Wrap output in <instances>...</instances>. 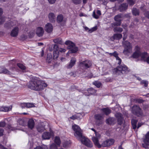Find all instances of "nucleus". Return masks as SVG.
<instances>
[{
  "label": "nucleus",
  "instance_id": "53",
  "mask_svg": "<svg viewBox=\"0 0 149 149\" xmlns=\"http://www.w3.org/2000/svg\"><path fill=\"white\" fill-rule=\"evenodd\" d=\"M73 3L75 5H77L80 4L81 2V0H72Z\"/></svg>",
  "mask_w": 149,
  "mask_h": 149
},
{
  "label": "nucleus",
  "instance_id": "25",
  "mask_svg": "<svg viewBox=\"0 0 149 149\" xmlns=\"http://www.w3.org/2000/svg\"><path fill=\"white\" fill-rule=\"evenodd\" d=\"M148 56V53L146 52H144L141 53V54L140 56L141 57V59L142 60L146 61V57Z\"/></svg>",
  "mask_w": 149,
  "mask_h": 149
},
{
  "label": "nucleus",
  "instance_id": "63",
  "mask_svg": "<svg viewBox=\"0 0 149 149\" xmlns=\"http://www.w3.org/2000/svg\"><path fill=\"white\" fill-rule=\"evenodd\" d=\"M69 74L72 76L75 77L76 76V74L75 72H71L69 73Z\"/></svg>",
  "mask_w": 149,
  "mask_h": 149
},
{
  "label": "nucleus",
  "instance_id": "50",
  "mask_svg": "<svg viewBox=\"0 0 149 149\" xmlns=\"http://www.w3.org/2000/svg\"><path fill=\"white\" fill-rule=\"evenodd\" d=\"M121 24V22H114L112 24V26H120V25Z\"/></svg>",
  "mask_w": 149,
  "mask_h": 149
},
{
  "label": "nucleus",
  "instance_id": "26",
  "mask_svg": "<svg viewBox=\"0 0 149 149\" xmlns=\"http://www.w3.org/2000/svg\"><path fill=\"white\" fill-rule=\"evenodd\" d=\"M122 37V35L120 33H116L113 34V38L114 40H119Z\"/></svg>",
  "mask_w": 149,
  "mask_h": 149
},
{
  "label": "nucleus",
  "instance_id": "33",
  "mask_svg": "<svg viewBox=\"0 0 149 149\" xmlns=\"http://www.w3.org/2000/svg\"><path fill=\"white\" fill-rule=\"evenodd\" d=\"M54 141L58 146H60L61 143V141L58 136H56L55 137Z\"/></svg>",
  "mask_w": 149,
  "mask_h": 149
},
{
  "label": "nucleus",
  "instance_id": "39",
  "mask_svg": "<svg viewBox=\"0 0 149 149\" xmlns=\"http://www.w3.org/2000/svg\"><path fill=\"white\" fill-rule=\"evenodd\" d=\"M54 49H56V50H58L59 52H64L65 51L64 49L62 48H60L59 49H58V47L57 45H54Z\"/></svg>",
  "mask_w": 149,
  "mask_h": 149
},
{
  "label": "nucleus",
  "instance_id": "13",
  "mask_svg": "<svg viewBox=\"0 0 149 149\" xmlns=\"http://www.w3.org/2000/svg\"><path fill=\"white\" fill-rule=\"evenodd\" d=\"M36 129L39 132H41L45 130V125L44 123L41 122L39 123L36 127Z\"/></svg>",
  "mask_w": 149,
  "mask_h": 149
},
{
  "label": "nucleus",
  "instance_id": "57",
  "mask_svg": "<svg viewBox=\"0 0 149 149\" xmlns=\"http://www.w3.org/2000/svg\"><path fill=\"white\" fill-rule=\"evenodd\" d=\"M93 16L94 18L96 19H98L99 17V16L98 15H96L95 14V12L94 11L93 12Z\"/></svg>",
  "mask_w": 149,
  "mask_h": 149
},
{
  "label": "nucleus",
  "instance_id": "7",
  "mask_svg": "<svg viewBox=\"0 0 149 149\" xmlns=\"http://www.w3.org/2000/svg\"><path fill=\"white\" fill-rule=\"evenodd\" d=\"M72 128L75 132L74 135L77 138H81L82 137L81 130L79 127L77 125L74 124L72 125Z\"/></svg>",
  "mask_w": 149,
  "mask_h": 149
},
{
  "label": "nucleus",
  "instance_id": "1",
  "mask_svg": "<svg viewBox=\"0 0 149 149\" xmlns=\"http://www.w3.org/2000/svg\"><path fill=\"white\" fill-rule=\"evenodd\" d=\"M47 86L44 81L38 79L30 81L28 85L29 88L36 91L42 90Z\"/></svg>",
  "mask_w": 149,
  "mask_h": 149
},
{
  "label": "nucleus",
  "instance_id": "41",
  "mask_svg": "<svg viewBox=\"0 0 149 149\" xmlns=\"http://www.w3.org/2000/svg\"><path fill=\"white\" fill-rule=\"evenodd\" d=\"M72 142L69 139L66 140V149L67 148L70 147L71 146Z\"/></svg>",
  "mask_w": 149,
  "mask_h": 149
},
{
  "label": "nucleus",
  "instance_id": "44",
  "mask_svg": "<svg viewBox=\"0 0 149 149\" xmlns=\"http://www.w3.org/2000/svg\"><path fill=\"white\" fill-rule=\"evenodd\" d=\"M52 60V57L51 54H48L47 58V61L48 63H50Z\"/></svg>",
  "mask_w": 149,
  "mask_h": 149
},
{
  "label": "nucleus",
  "instance_id": "21",
  "mask_svg": "<svg viewBox=\"0 0 149 149\" xmlns=\"http://www.w3.org/2000/svg\"><path fill=\"white\" fill-rule=\"evenodd\" d=\"M128 4L126 3H123L121 4L119 7V9L120 12L125 10L127 8Z\"/></svg>",
  "mask_w": 149,
  "mask_h": 149
},
{
  "label": "nucleus",
  "instance_id": "61",
  "mask_svg": "<svg viewBox=\"0 0 149 149\" xmlns=\"http://www.w3.org/2000/svg\"><path fill=\"white\" fill-rule=\"evenodd\" d=\"M144 15L146 17L149 19V11L146 12L144 14Z\"/></svg>",
  "mask_w": 149,
  "mask_h": 149
},
{
  "label": "nucleus",
  "instance_id": "22",
  "mask_svg": "<svg viewBox=\"0 0 149 149\" xmlns=\"http://www.w3.org/2000/svg\"><path fill=\"white\" fill-rule=\"evenodd\" d=\"M35 123L34 120L32 119L29 120L28 122V127L31 129H33L34 127Z\"/></svg>",
  "mask_w": 149,
  "mask_h": 149
},
{
  "label": "nucleus",
  "instance_id": "32",
  "mask_svg": "<svg viewBox=\"0 0 149 149\" xmlns=\"http://www.w3.org/2000/svg\"><path fill=\"white\" fill-rule=\"evenodd\" d=\"M141 54V52H138V51H135L133 54L132 57L135 58H137L140 56Z\"/></svg>",
  "mask_w": 149,
  "mask_h": 149
},
{
  "label": "nucleus",
  "instance_id": "55",
  "mask_svg": "<svg viewBox=\"0 0 149 149\" xmlns=\"http://www.w3.org/2000/svg\"><path fill=\"white\" fill-rule=\"evenodd\" d=\"M50 149H58V148L54 143H53L50 146Z\"/></svg>",
  "mask_w": 149,
  "mask_h": 149
},
{
  "label": "nucleus",
  "instance_id": "8",
  "mask_svg": "<svg viewBox=\"0 0 149 149\" xmlns=\"http://www.w3.org/2000/svg\"><path fill=\"white\" fill-rule=\"evenodd\" d=\"M143 143H142V146L145 148H148L149 146V131L145 134L143 138Z\"/></svg>",
  "mask_w": 149,
  "mask_h": 149
},
{
  "label": "nucleus",
  "instance_id": "11",
  "mask_svg": "<svg viewBox=\"0 0 149 149\" xmlns=\"http://www.w3.org/2000/svg\"><path fill=\"white\" fill-rule=\"evenodd\" d=\"M115 116L117 119L118 124L121 125L123 123V118L122 114L120 113H117L115 115Z\"/></svg>",
  "mask_w": 149,
  "mask_h": 149
},
{
  "label": "nucleus",
  "instance_id": "60",
  "mask_svg": "<svg viewBox=\"0 0 149 149\" xmlns=\"http://www.w3.org/2000/svg\"><path fill=\"white\" fill-rule=\"evenodd\" d=\"M26 103H22L21 104V107L22 108H26Z\"/></svg>",
  "mask_w": 149,
  "mask_h": 149
},
{
  "label": "nucleus",
  "instance_id": "35",
  "mask_svg": "<svg viewBox=\"0 0 149 149\" xmlns=\"http://www.w3.org/2000/svg\"><path fill=\"white\" fill-rule=\"evenodd\" d=\"M63 17L62 14L58 15L57 17V21L58 22H62L63 19Z\"/></svg>",
  "mask_w": 149,
  "mask_h": 149
},
{
  "label": "nucleus",
  "instance_id": "54",
  "mask_svg": "<svg viewBox=\"0 0 149 149\" xmlns=\"http://www.w3.org/2000/svg\"><path fill=\"white\" fill-rule=\"evenodd\" d=\"M17 65L18 67L22 70H24L26 68L22 64L18 63Z\"/></svg>",
  "mask_w": 149,
  "mask_h": 149
},
{
  "label": "nucleus",
  "instance_id": "64",
  "mask_svg": "<svg viewBox=\"0 0 149 149\" xmlns=\"http://www.w3.org/2000/svg\"><path fill=\"white\" fill-rule=\"evenodd\" d=\"M135 51H138V52H141L140 51V49L139 47L138 46H136L135 47Z\"/></svg>",
  "mask_w": 149,
  "mask_h": 149
},
{
  "label": "nucleus",
  "instance_id": "23",
  "mask_svg": "<svg viewBox=\"0 0 149 149\" xmlns=\"http://www.w3.org/2000/svg\"><path fill=\"white\" fill-rule=\"evenodd\" d=\"M115 120L113 118H109L107 119L106 121V123L109 125L113 124L115 123Z\"/></svg>",
  "mask_w": 149,
  "mask_h": 149
},
{
  "label": "nucleus",
  "instance_id": "47",
  "mask_svg": "<svg viewBox=\"0 0 149 149\" xmlns=\"http://www.w3.org/2000/svg\"><path fill=\"white\" fill-rule=\"evenodd\" d=\"M26 108H29L35 107L34 105L32 103H26Z\"/></svg>",
  "mask_w": 149,
  "mask_h": 149
},
{
  "label": "nucleus",
  "instance_id": "37",
  "mask_svg": "<svg viewBox=\"0 0 149 149\" xmlns=\"http://www.w3.org/2000/svg\"><path fill=\"white\" fill-rule=\"evenodd\" d=\"M113 30L114 32H118L119 33H121L122 32L123 29L121 27H116L114 28Z\"/></svg>",
  "mask_w": 149,
  "mask_h": 149
},
{
  "label": "nucleus",
  "instance_id": "19",
  "mask_svg": "<svg viewBox=\"0 0 149 149\" xmlns=\"http://www.w3.org/2000/svg\"><path fill=\"white\" fill-rule=\"evenodd\" d=\"M48 18L49 21L51 22H54L56 19V16L53 13H49L48 15Z\"/></svg>",
  "mask_w": 149,
  "mask_h": 149
},
{
  "label": "nucleus",
  "instance_id": "36",
  "mask_svg": "<svg viewBox=\"0 0 149 149\" xmlns=\"http://www.w3.org/2000/svg\"><path fill=\"white\" fill-rule=\"evenodd\" d=\"M0 73H3L7 74H10V72L8 70L5 68L3 69L0 71Z\"/></svg>",
  "mask_w": 149,
  "mask_h": 149
},
{
  "label": "nucleus",
  "instance_id": "20",
  "mask_svg": "<svg viewBox=\"0 0 149 149\" xmlns=\"http://www.w3.org/2000/svg\"><path fill=\"white\" fill-rule=\"evenodd\" d=\"M99 139L94 136H93L92 138V141L95 145L97 146L98 148H100L101 147V146L99 143Z\"/></svg>",
  "mask_w": 149,
  "mask_h": 149
},
{
  "label": "nucleus",
  "instance_id": "27",
  "mask_svg": "<svg viewBox=\"0 0 149 149\" xmlns=\"http://www.w3.org/2000/svg\"><path fill=\"white\" fill-rule=\"evenodd\" d=\"M94 117L96 120H100L103 118V114L101 113L96 114L95 115Z\"/></svg>",
  "mask_w": 149,
  "mask_h": 149
},
{
  "label": "nucleus",
  "instance_id": "34",
  "mask_svg": "<svg viewBox=\"0 0 149 149\" xmlns=\"http://www.w3.org/2000/svg\"><path fill=\"white\" fill-rule=\"evenodd\" d=\"M132 12L133 15L135 16L138 15H139V10L136 8H134L132 9Z\"/></svg>",
  "mask_w": 149,
  "mask_h": 149
},
{
  "label": "nucleus",
  "instance_id": "3",
  "mask_svg": "<svg viewBox=\"0 0 149 149\" xmlns=\"http://www.w3.org/2000/svg\"><path fill=\"white\" fill-rule=\"evenodd\" d=\"M66 45H68L67 49H69L68 52L66 55H68L70 53H74L78 51V48L75 46V44L70 40L66 41Z\"/></svg>",
  "mask_w": 149,
  "mask_h": 149
},
{
  "label": "nucleus",
  "instance_id": "10",
  "mask_svg": "<svg viewBox=\"0 0 149 149\" xmlns=\"http://www.w3.org/2000/svg\"><path fill=\"white\" fill-rule=\"evenodd\" d=\"M81 93L86 96H89L94 95L96 92V91L92 88H88L87 90L81 91Z\"/></svg>",
  "mask_w": 149,
  "mask_h": 149
},
{
  "label": "nucleus",
  "instance_id": "4",
  "mask_svg": "<svg viewBox=\"0 0 149 149\" xmlns=\"http://www.w3.org/2000/svg\"><path fill=\"white\" fill-rule=\"evenodd\" d=\"M92 65L91 61L88 60L80 61L79 64V66L80 68L84 71L90 68L92 66Z\"/></svg>",
  "mask_w": 149,
  "mask_h": 149
},
{
  "label": "nucleus",
  "instance_id": "24",
  "mask_svg": "<svg viewBox=\"0 0 149 149\" xmlns=\"http://www.w3.org/2000/svg\"><path fill=\"white\" fill-rule=\"evenodd\" d=\"M101 111H102L106 115H108L111 112V110L107 108H103L101 109Z\"/></svg>",
  "mask_w": 149,
  "mask_h": 149
},
{
  "label": "nucleus",
  "instance_id": "16",
  "mask_svg": "<svg viewBox=\"0 0 149 149\" xmlns=\"http://www.w3.org/2000/svg\"><path fill=\"white\" fill-rule=\"evenodd\" d=\"M44 33V30L43 28L41 27H39L37 29L36 33L37 35L39 36H41Z\"/></svg>",
  "mask_w": 149,
  "mask_h": 149
},
{
  "label": "nucleus",
  "instance_id": "31",
  "mask_svg": "<svg viewBox=\"0 0 149 149\" xmlns=\"http://www.w3.org/2000/svg\"><path fill=\"white\" fill-rule=\"evenodd\" d=\"M137 121H138L137 120H135L134 119H132L131 120V124L132 125L133 128L134 129H136L137 127L136 124Z\"/></svg>",
  "mask_w": 149,
  "mask_h": 149
},
{
  "label": "nucleus",
  "instance_id": "29",
  "mask_svg": "<svg viewBox=\"0 0 149 149\" xmlns=\"http://www.w3.org/2000/svg\"><path fill=\"white\" fill-rule=\"evenodd\" d=\"M116 58L117 60H118V64L120 65L121 63V59L118 56V54L117 53L116 51H115L113 52V55Z\"/></svg>",
  "mask_w": 149,
  "mask_h": 149
},
{
  "label": "nucleus",
  "instance_id": "18",
  "mask_svg": "<svg viewBox=\"0 0 149 149\" xmlns=\"http://www.w3.org/2000/svg\"><path fill=\"white\" fill-rule=\"evenodd\" d=\"M12 106L9 107L2 106L0 107V111L4 112H8L10 111L12 109Z\"/></svg>",
  "mask_w": 149,
  "mask_h": 149
},
{
  "label": "nucleus",
  "instance_id": "59",
  "mask_svg": "<svg viewBox=\"0 0 149 149\" xmlns=\"http://www.w3.org/2000/svg\"><path fill=\"white\" fill-rule=\"evenodd\" d=\"M77 117L76 115L72 116V117H70L68 118V120H69L70 119H71L73 120H74L77 119Z\"/></svg>",
  "mask_w": 149,
  "mask_h": 149
},
{
  "label": "nucleus",
  "instance_id": "28",
  "mask_svg": "<svg viewBox=\"0 0 149 149\" xmlns=\"http://www.w3.org/2000/svg\"><path fill=\"white\" fill-rule=\"evenodd\" d=\"M122 18V15L121 14H119L115 16L114 17V19L116 22H122L121 18Z\"/></svg>",
  "mask_w": 149,
  "mask_h": 149
},
{
  "label": "nucleus",
  "instance_id": "48",
  "mask_svg": "<svg viewBox=\"0 0 149 149\" xmlns=\"http://www.w3.org/2000/svg\"><path fill=\"white\" fill-rule=\"evenodd\" d=\"M135 1V0H127V2L130 6H133Z\"/></svg>",
  "mask_w": 149,
  "mask_h": 149
},
{
  "label": "nucleus",
  "instance_id": "52",
  "mask_svg": "<svg viewBox=\"0 0 149 149\" xmlns=\"http://www.w3.org/2000/svg\"><path fill=\"white\" fill-rule=\"evenodd\" d=\"M141 83L142 84H144L145 87H147L148 84V81L146 80H143L141 81Z\"/></svg>",
  "mask_w": 149,
  "mask_h": 149
},
{
  "label": "nucleus",
  "instance_id": "40",
  "mask_svg": "<svg viewBox=\"0 0 149 149\" xmlns=\"http://www.w3.org/2000/svg\"><path fill=\"white\" fill-rule=\"evenodd\" d=\"M18 123L20 125L24 126L26 124V123L24 120L23 119H19L18 121Z\"/></svg>",
  "mask_w": 149,
  "mask_h": 149
},
{
  "label": "nucleus",
  "instance_id": "42",
  "mask_svg": "<svg viewBox=\"0 0 149 149\" xmlns=\"http://www.w3.org/2000/svg\"><path fill=\"white\" fill-rule=\"evenodd\" d=\"M107 141L108 146L111 145L114 142V140L113 139H107Z\"/></svg>",
  "mask_w": 149,
  "mask_h": 149
},
{
  "label": "nucleus",
  "instance_id": "43",
  "mask_svg": "<svg viewBox=\"0 0 149 149\" xmlns=\"http://www.w3.org/2000/svg\"><path fill=\"white\" fill-rule=\"evenodd\" d=\"M97 29V26H95L91 29H89L88 31V32L89 33H91L93 32L96 31Z\"/></svg>",
  "mask_w": 149,
  "mask_h": 149
},
{
  "label": "nucleus",
  "instance_id": "51",
  "mask_svg": "<svg viewBox=\"0 0 149 149\" xmlns=\"http://www.w3.org/2000/svg\"><path fill=\"white\" fill-rule=\"evenodd\" d=\"M34 149H48L47 146H44L42 147L37 146L34 148Z\"/></svg>",
  "mask_w": 149,
  "mask_h": 149
},
{
  "label": "nucleus",
  "instance_id": "38",
  "mask_svg": "<svg viewBox=\"0 0 149 149\" xmlns=\"http://www.w3.org/2000/svg\"><path fill=\"white\" fill-rule=\"evenodd\" d=\"M54 42L57 44H62V40L61 38H57L53 40Z\"/></svg>",
  "mask_w": 149,
  "mask_h": 149
},
{
  "label": "nucleus",
  "instance_id": "30",
  "mask_svg": "<svg viewBox=\"0 0 149 149\" xmlns=\"http://www.w3.org/2000/svg\"><path fill=\"white\" fill-rule=\"evenodd\" d=\"M15 25L14 22H9L6 23L5 25L6 27L8 28H10Z\"/></svg>",
  "mask_w": 149,
  "mask_h": 149
},
{
  "label": "nucleus",
  "instance_id": "49",
  "mask_svg": "<svg viewBox=\"0 0 149 149\" xmlns=\"http://www.w3.org/2000/svg\"><path fill=\"white\" fill-rule=\"evenodd\" d=\"M101 146H102L104 147H108L107 139L106 141H103L102 143Z\"/></svg>",
  "mask_w": 149,
  "mask_h": 149
},
{
  "label": "nucleus",
  "instance_id": "12",
  "mask_svg": "<svg viewBox=\"0 0 149 149\" xmlns=\"http://www.w3.org/2000/svg\"><path fill=\"white\" fill-rule=\"evenodd\" d=\"M53 29V26L51 23H48L45 24V29L47 33H51Z\"/></svg>",
  "mask_w": 149,
  "mask_h": 149
},
{
  "label": "nucleus",
  "instance_id": "58",
  "mask_svg": "<svg viewBox=\"0 0 149 149\" xmlns=\"http://www.w3.org/2000/svg\"><path fill=\"white\" fill-rule=\"evenodd\" d=\"M95 137H96L97 138L100 139L101 136V135L99 133L96 132H95Z\"/></svg>",
  "mask_w": 149,
  "mask_h": 149
},
{
  "label": "nucleus",
  "instance_id": "56",
  "mask_svg": "<svg viewBox=\"0 0 149 149\" xmlns=\"http://www.w3.org/2000/svg\"><path fill=\"white\" fill-rule=\"evenodd\" d=\"M6 19L4 17H0V25L2 24L5 21Z\"/></svg>",
  "mask_w": 149,
  "mask_h": 149
},
{
  "label": "nucleus",
  "instance_id": "62",
  "mask_svg": "<svg viewBox=\"0 0 149 149\" xmlns=\"http://www.w3.org/2000/svg\"><path fill=\"white\" fill-rule=\"evenodd\" d=\"M93 77V74L92 73L90 72L88 74L87 77L89 78H91Z\"/></svg>",
  "mask_w": 149,
  "mask_h": 149
},
{
  "label": "nucleus",
  "instance_id": "17",
  "mask_svg": "<svg viewBox=\"0 0 149 149\" xmlns=\"http://www.w3.org/2000/svg\"><path fill=\"white\" fill-rule=\"evenodd\" d=\"M76 61V59L75 58H72L70 60L69 64L67 66V68L68 69L71 68L75 64Z\"/></svg>",
  "mask_w": 149,
  "mask_h": 149
},
{
  "label": "nucleus",
  "instance_id": "5",
  "mask_svg": "<svg viewBox=\"0 0 149 149\" xmlns=\"http://www.w3.org/2000/svg\"><path fill=\"white\" fill-rule=\"evenodd\" d=\"M131 112L134 115L138 117H141L143 115L142 109L137 105H134L131 108Z\"/></svg>",
  "mask_w": 149,
  "mask_h": 149
},
{
  "label": "nucleus",
  "instance_id": "2",
  "mask_svg": "<svg viewBox=\"0 0 149 149\" xmlns=\"http://www.w3.org/2000/svg\"><path fill=\"white\" fill-rule=\"evenodd\" d=\"M123 36L122 42L123 46L124 48L123 53L125 55H128L129 54L132 52V44L127 40H125L127 38V35L126 32H123Z\"/></svg>",
  "mask_w": 149,
  "mask_h": 149
},
{
  "label": "nucleus",
  "instance_id": "46",
  "mask_svg": "<svg viewBox=\"0 0 149 149\" xmlns=\"http://www.w3.org/2000/svg\"><path fill=\"white\" fill-rule=\"evenodd\" d=\"M93 84L97 88H100L101 85V83L99 81H95L93 82Z\"/></svg>",
  "mask_w": 149,
  "mask_h": 149
},
{
  "label": "nucleus",
  "instance_id": "14",
  "mask_svg": "<svg viewBox=\"0 0 149 149\" xmlns=\"http://www.w3.org/2000/svg\"><path fill=\"white\" fill-rule=\"evenodd\" d=\"M19 32L18 27L16 26L11 31L10 35L13 37H16L18 36Z\"/></svg>",
  "mask_w": 149,
  "mask_h": 149
},
{
  "label": "nucleus",
  "instance_id": "9",
  "mask_svg": "<svg viewBox=\"0 0 149 149\" xmlns=\"http://www.w3.org/2000/svg\"><path fill=\"white\" fill-rule=\"evenodd\" d=\"M81 139V141L82 143L86 146L89 148H91L93 146V144L91 142L88 138L85 137L79 138Z\"/></svg>",
  "mask_w": 149,
  "mask_h": 149
},
{
  "label": "nucleus",
  "instance_id": "6",
  "mask_svg": "<svg viewBox=\"0 0 149 149\" xmlns=\"http://www.w3.org/2000/svg\"><path fill=\"white\" fill-rule=\"evenodd\" d=\"M128 71L127 67L124 64H122L117 67L116 68H114L113 71L116 73H122L123 74L125 73Z\"/></svg>",
  "mask_w": 149,
  "mask_h": 149
},
{
  "label": "nucleus",
  "instance_id": "15",
  "mask_svg": "<svg viewBox=\"0 0 149 149\" xmlns=\"http://www.w3.org/2000/svg\"><path fill=\"white\" fill-rule=\"evenodd\" d=\"M53 135L52 132H46L43 133L42 136V137L43 139H49Z\"/></svg>",
  "mask_w": 149,
  "mask_h": 149
},
{
  "label": "nucleus",
  "instance_id": "45",
  "mask_svg": "<svg viewBox=\"0 0 149 149\" xmlns=\"http://www.w3.org/2000/svg\"><path fill=\"white\" fill-rule=\"evenodd\" d=\"M58 51H54L53 52V59H56L58 56Z\"/></svg>",
  "mask_w": 149,
  "mask_h": 149
}]
</instances>
